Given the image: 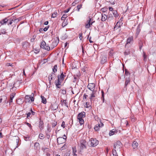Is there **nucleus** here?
I'll list each match as a JSON object with an SVG mask.
<instances>
[{
	"mask_svg": "<svg viewBox=\"0 0 156 156\" xmlns=\"http://www.w3.org/2000/svg\"><path fill=\"white\" fill-rule=\"evenodd\" d=\"M85 116V113L84 112H82L79 113L77 116V118L81 125L84 123V120L83 118Z\"/></svg>",
	"mask_w": 156,
	"mask_h": 156,
	"instance_id": "1",
	"label": "nucleus"
},
{
	"mask_svg": "<svg viewBox=\"0 0 156 156\" xmlns=\"http://www.w3.org/2000/svg\"><path fill=\"white\" fill-rule=\"evenodd\" d=\"M90 145L92 147H95L99 143L98 141L96 139L91 138L90 140Z\"/></svg>",
	"mask_w": 156,
	"mask_h": 156,
	"instance_id": "2",
	"label": "nucleus"
},
{
	"mask_svg": "<svg viewBox=\"0 0 156 156\" xmlns=\"http://www.w3.org/2000/svg\"><path fill=\"white\" fill-rule=\"evenodd\" d=\"M40 47L41 48L47 51H49L50 50V47L48 45L46 44V42L44 41H42L41 42Z\"/></svg>",
	"mask_w": 156,
	"mask_h": 156,
	"instance_id": "3",
	"label": "nucleus"
},
{
	"mask_svg": "<svg viewBox=\"0 0 156 156\" xmlns=\"http://www.w3.org/2000/svg\"><path fill=\"white\" fill-rule=\"evenodd\" d=\"M87 142L85 140H82L80 142V149L83 150L86 148Z\"/></svg>",
	"mask_w": 156,
	"mask_h": 156,
	"instance_id": "4",
	"label": "nucleus"
},
{
	"mask_svg": "<svg viewBox=\"0 0 156 156\" xmlns=\"http://www.w3.org/2000/svg\"><path fill=\"white\" fill-rule=\"evenodd\" d=\"M121 143L119 141H117L115 143L114 145V149L115 150H118L121 147Z\"/></svg>",
	"mask_w": 156,
	"mask_h": 156,
	"instance_id": "5",
	"label": "nucleus"
},
{
	"mask_svg": "<svg viewBox=\"0 0 156 156\" xmlns=\"http://www.w3.org/2000/svg\"><path fill=\"white\" fill-rule=\"evenodd\" d=\"M94 22V21H93V20H92L91 18H89V20L87 22L85 26V27L86 28H89Z\"/></svg>",
	"mask_w": 156,
	"mask_h": 156,
	"instance_id": "6",
	"label": "nucleus"
},
{
	"mask_svg": "<svg viewBox=\"0 0 156 156\" xmlns=\"http://www.w3.org/2000/svg\"><path fill=\"white\" fill-rule=\"evenodd\" d=\"M66 138L59 137L57 139V142L58 144L65 143L66 141Z\"/></svg>",
	"mask_w": 156,
	"mask_h": 156,
	"instance_id": "7",
	"label": "nucleus"
},
{
	"mask_svg": "<svg viewBox=\"0 0 156 156\" xmlns=\"http://www.w3.org/2000/svg\"><path fill=\"white\" fill-rule=\"evenodd\" d=\"M95 87V85L93 83H89L87 86V88L92 91L94 90Z\"/></svg>",
	"mask_w": 156,
	"mask_h": 156,
	"instance_id": "8",
	"label": "nucleus"
},
{
	"mask_svg": "<svg viewBox=\"0 0 156 156\" xmlns=\"http://www.w3.org/2000/svg\"><path fill=\"white\" fill-rule=\"evenodd\" d=\"M101 126L99 124H97L95 125L94 127V129L95 131H98L100 129L101 127H102L103 126V123L101 122Z\"/></svg>",
	"mask_w": 156,
	"mask_h": 156,
	"instance_id": "9",
	"label": "nucleus"
},
{
	"mask_svg": "<svg viewBox=\"0 0 156 156\" xmlns=\"http://www.w3.org/2000/svg\"><path fill=\"white\" fill-rule=\"evenodd\" d=\"M62 81H60L58 79L55 80V83L56 86L57 88H61V83Z\"/></svg>",
	"mask_w": 156,
	"mask_h": 156,
	"instance_id": "10",
	"label": "nucleus"
},
{
	"mask_svg": "<svg viewBox=\"0 0 156 156\" xmlns=\"http://www.w3.org/2000/svg\"><path fill=\"white\" fill-rule=\"evenodd\" d=\"M55 73H51V74L49 76L48 79L49 81V83L50 84L51 83V80L55 79L54 77H55Z\"/></svg>",
	"mask_w": 156,
	"mask_h": 156,
	"instance_id": "11",
	"label": "nucleus"
},
{
	"mask_svg": "<svg viewBox=\"0 0 156 156\" xmlns=\"http://www.w3.org/2000/svg\"><path fill=\"white\" fill-rule=\"evenodd\" d=\"M65 76V75L63 74V72H62L60 75H58V79L60 81H62L64 80Z\"/></svg>",
	"mask_w": 156,
	"mask_h": 156,
	"instance_id": "12",
	"label": "nucleus"
},
{
	"mask_svg": "<svg viewBox=\"0 0 156 156\" xmlns=\"http://www.w3.org/2000/svg\"><path fill=\"white\" fill-rule=\"evenodd\" d=\"M101 63L103 64L107 62V57L105 55H102L101 56Z\"/></svg>",
	"mask_w": 156,
	"mask_h": 156,
	"instance_id": "13",
	"label": "nucleus"
},
{
	"mask_svg": "<svg viewBox=\"0 0 156 156\" xmlns=\"http://www.w3.org/2000/svg\"><path fill=\"white\" fill-rule=\"evenodd\" d=\"M122 24L123 23L122 22H121L120 21H118L115 26L114 28L115 29H117L120 27L121 26H122Z\"/></svg>",
	"mask_w": 156,
	"mask_h": 156,
	"instance_id": "14",
	"label": "nucleus"
},
{
	"mask_svg": "<svg viewBox=\"0 0 156 156\" xmlns=\"http://www.w3.org/2000/svg\"><path fill=\"white\" fill-rule=\"evenodd\" d=\"M117 131L115 129H113L111 130L109 132V134L110 136H111L114 134H115L117 133Z\"/></svg>",
	"mask_w": 156,
	"mask_h": 156,
	"instance_id": "15",
	"label": "nucleus"
},
{
	"mask_svg": "<svg viewBox=\"0 0 156 156\" xmlns=\"http://www.w3.org/2000/svg\"><path fill=\"white\" fill-rule=\"evenodd\" d=\"M9 20L8 19L7 17L5 18L4 19L1 21L0 23L2 25H4V24H5L6 23H7Z\"/></svg>",
	"mask_w": 156,
	"mask_h": 156,
	"instance_id": "16",
	"label": "nucleus"
},
{
	"mask_svg": "<svg viewBox=\"0 0 156 156\" xmlns=\"http://www.w3.org/2000/svg\"><path fill=\"white\" fill-rule=\"evenodd\" d=\"M44 126V123L43 121L41 119L39 122V127L40 130H41L43 129Z\"/></svg>",
	"mask_w": 156,
	"mask_h": 156,
	"instance_id": "17",
	"label": "nucleus"
},
{
	"mask_svg": "<svg viewBox=\"0 0 156 156\" xmlns=\"http://www.w3.org/2000/svg\"><path fill=\"white\" fill-rule=\"evenodd\" d=\"M133 41V38L132 37H130L128 38L126 44H131Z\"/></svg>",
	"mask_w": 156,
	"mask_h": 156,
	"instance_id": "18",
	"label": "nucleus"
},
{
	"mask_svg": "<svg viewBox=\"0 0 156 156\" xmlns=\"http://www.w3.org/2000/svg\"><path fill=\"white\" fill-rule=\"evenodd\" d=\"M138 145V143L136 141L133 142L132 145L133 149H136L137 148Z\"/></svg>",
	"mask_w": 156,
	"mask_h": 156,
	"instance_id": "19",
	"label": "nucleus"
},
{
	"mask_svg": "<svg viewBox=\"0 0 156 156\" xmlns=\"http://www.w3.org/2000/svg\"><path fill=\"white\" fill-rule=\"evenodd\" d=\"M22 45L23 48L26 49L29 46V43L25 41L22 43Z\"/></svg>",
	"mask_w": 156,
	"mask_h": 156,
	"instance_id": "20",
	"label": "nucleus"
},
{
	"mask_svg": "<svg viewBox=\"0 0 156 156\" xmlns=\"http://www.w3.org/2000/svg\"><path fill=\"white\" fill-rule=\"evenodd\" d=\"M102 18H101V20L103 21H104L106 20L107 19L108 17L107 15L105 14H101Z\"/></svg>",
	"mask_w": 156,
	"mask_h": 156,
	"instance_id": "21",
	"label": "nucleus"
},
{
	"mask_svg": "<svg viewBox=\"0 0 156 156\" xmlns=\"http://www.w3.org/2000/svg\"><path fill=\"white\" fill-rule=\"evenodd\" d=\"M25 102H29L30 101V95H27L25 97Z\"/></svg>",
	"mask_w": 156,
	"mask_h": 156,
	"instance_id": "22",
	"label": "nucleus"
},
{
	"mask_svg": "<svg viewBox=\"0 0 156 156\" xmlns=\"http://www.w3.org/2000/svg\"><path fill=\"white\" fill-rule=\"evenodd\" d=\"M34 147L35 149L38 150L40 149V145L38 143L36 142L34 144Z\"/></svg>",
	"mask_w": 156,
	"mask_h": 156,
	"instance_id": "23",
	"label": "nucleus"
},
{
	"mask_svg": "<svg viewBox=\"0 0 156 156\" xmlns=\"http://www.w3.org/2000/svg\"><path fill=\"white\" fill-rule=\"evenodd\" d=\"M41 102L44 104H46V98L42 95L41 96Z\"/></svg>",
	"mask_w": 156,
	"mask_h": 156,
	"instance_id": "24",
	"label": "nucleus"
},
{
	"mask_svg": "<svg viewBox=\"0 0 156 156\" xmlns=\"http://www.w3.org/2000/svg\"><path fill=\"white\" fill-rule=\"evenodd\" d=\"M57 65H55L52 68V71L53 72L52 73H54L56 72L57 71Z\"/></svg>",
	"mask_w": 156,
	"mask_h": 156,
	"instance_id": "25",
	"label": "nucleus"
},
{
	"mask_svg": "<svg viewBox=\"0 0 156 156\" xmlns=\"http://www.w3.org/2000/svg\"><path fill=\"white\" fill-rule=\"evenodd\" d=\"M73 154L74 155L76 156L77 155L76 154V150L75 147H72Z\"/></svg>",
	"mask_w": 156,
	"mask_h": 156,
	"instance_id": "26",
	"label": "nucleus"
},
{
	"mask_svg": "<svg viewBox=\"0 0 156 156\" xmlns=\"http://www.w3.org/2000/svg\"><path fill=\"white\" fill-rule=\"evenodd\" d=\"M130 82V80L129 78H126V79L125 83V86L126 87L127 86L129 83Z\"/></svg>",
	"mask_w": 156,
	"mask_h": 156,
	"instance_id": "27",
	"label": "nucleus"
},
{
	"mask_svg": "<svg viewBox=\"0 0 156 156\" xmlns=\"http://www.w3.org/2000/svg\"><path fill=\"white\" fill-rule=\"evenodd\" d=\"M58 106L56 104H54L52 105L51 109L53 110H56L58 108Z\"/></svg>",
	"mask_w": 156,
	"mask_h": 156,
	"instance_id": "28",
	"label": "nucleus"
},
{
	"mask_svg": "<svg viewBox=\"0 0 156 156\" xmlns=\"http://www.w3.org/2000/svg\"><path fill=\"white\" fill-rule=\"evenodd\" d=\"M113 13L114 17H115L118 16L119 14L117 13V12L116 10L113 11Z\"/></svg>",
	"mask_w": 156,
	"mask_h": 156,
	"instance_id": "29",
	"label": "nucleus"
},
{
	"mask_svg": "<svg viewBox=\"0 0 156 156\" xmlns=\"http://www.w3.org/2000/svg\"><path fill=\"white\" fill-rule=\"evenodd\" d=\"M16 137V143L17 144V146L16 147V148L18 147L19 145H18V143L19 142V138L18 137L15 136Z\"/></svg>",
	"mask_w": 156,
	"mask_h": 156,
	"instance_id": "30",
	"label": "nucleus"
},
{
	"mask_svg": "<svg viewBox=\"0 0 156 156\" xmlns=\"http://www.w3.org/2000/svg\"><path fill=\"white\" fill-rule=\"evenodd\" d=\"M0 32H1V34H5L6 33V30L4 29H1L0 30Z\"/></svg>",
	"mask_w": 156,
	"mask_h": 156,
	"instance_id": "31",
	"label": "nucleus"
},
{
	"mask_svg": "<svg viewBox=\"0 0 156 156\" xmlns=\"http://www.w3.org/2000/svg\"><path fill=\"white\" fill-rule=\"evenodd\" d=\"M140 27L139 26H138L137 27V29H136V34L137 35H138L139 34V33H140Z\"/></svg>",
	"mask_w": 156,
	"mask_h": 156,
	"instance_id": "32",
	"label": "nucleus"
},
{
	"mask_svg": "<svg viewBox=\"0 0 156 156\" xmlns=\"http://www.w3.org/2000/svg\"><path fill=\"white\" fill-rule=\"evenodd\" d=\"M143 57L144 58V61H146L147 60V56L146 55L145 53L143 52Z\"/></svg>",
	"mask_w": 156,
	"mask_h": 156,
	"instance_id": "33",
	"label": "nucleus"
},
{
	"mask_svg": "<svg viewBox=\"0 0 156 156\" xmlns=\"http://www.w3.org/2000/svg\"><path fill=\"white\" fill-rule=\"evenodd\" d=\"M82 4L79 5H77V10L78 12L79 11L80 9L82 8Z\"/></svg>",
	"mask_w": 156,
	"mask_h": 156,
	"instance_id": "34",
	"label": "nucleus"
},
{
	"mask_svg": "<svg viewBox=\"0 0 156 156\" xmlns=\"http://www.w3.org/2000/svg\"><path fill=\"white\" fill-rule=\"evenodd\" d=\"M130 53V51L129 49H127L124 52V54L125 55H129Z\"/></svg>",
	"mask_w": 156,
	"mask_h": 156,
	"instance_id": "35",
	"label": "nucleus"
},
{
	"mask_svg": "<svg viewBox=\"0 0 156 156\" xmlns=\"http://www.w3.org/2000/svg\"><path fill=\"white\" fill-rule=\"evenodd\" d=\"M95 97V95H94V93L93 91L92 93L91 94L90 98V100L91 101L92 100L93 98Z\"/></svg>",
	"mask_w": 156,
	"mask_h": 156,
	"instance_id": "36",
	"label": "nucleus"
},
{
	"mask_svg": "<svg viewBox=\"0 0 156 156\" xmlns=\"http://www.w3.org/2000/svg\"><path fill=\"white\" fill-rule=\"evenodd\" d=\"M113 18V16L112 14H109L108 18V20L109 21L112 20Z\"/></svg>",
	"mask_w": 156,
	"mask_h": 156,
	"instance_id": "37",
	"label": "nucleus"
},
{
	"mask_svg": "<svg viewBox=\"0 0 156 156\" xmlns=\"http://www.w3.org/2000/svg\"><path fill=\"white\" fill-rule=\"evenodd\" d=\"M101 93H102L101 99L103 100V102H104V100H105L104 93V91L102 90H101Z\"/></svg>",
	"mask_w": 156,
	"mask_h": 156,
	"instance_id": "38",
	"label": "nucleus"
},
{
	"mask_svg": "<svg viewBox=\"0 0 156 156\" xmlns=\"http://www.w3.org/2000/svg\"><path fill=\"white\" fill-rule=\"evenodd\" d=\"M67 146L66 144H64L60 148L61 150H65L67 148Z\"/></svg>",
	"mask_w": 156,
	"mask_h": 156,
	"instance_id": "39",
	"label": "nucleus"
},
{
	"mask_svg": "<svg viewBox=\"0 0 156 156\" xmlns=\"http://www.w3.org/2000/svg\"><path fill=\"white\" fill-rule=\"evenodd\" d=\"M67 15L66 14H64L62 16V17L61 18V20H64L67 17Z\"/></svg>",
	"mask_w": 156,
	"mask_h": 156,
	"instance_id": "40",
	"label": "nucleus"
},
{
	"mask_svg": "<svg viewBox=\"0 0 156 156\" xmlns=\"http://www.w3.org/2000/svg\"><path fill=\"white\" fill-rule=\"evenodd\" d=\"M116 151V150H115L114 149L113 150L112 154L113 156H118Z\"/></svg>",
	"mask_w": 156,
	"mask_h": 156,
	"instance_id": "41",
	"label": "nucleus"
},
{
	"mask_svg": "<svg viewBox=\"0 0 156 156\" xmlns=\"http://www.w3.org/2000/svg\"><path fill=\"white\" fill-rule=\"evenodd\" d=\"M63 103L65 104V105L68 107V106L67 105V102L66 101V100H63V103L62 104V105H63Z\"/></svg>",
	"mask_w": 156,
	"mask_h": 156,
	"instance_id": "42",
	"label": "nucleus"
},
{
	"mask_svg": "<svg viewBox=\"0 0 156 156\" xmlns=\"http://www.w3.org/2000/svg\"><path fill=\"white\" fill-rule=\"evenodd\" d=\"M39 137L40 139H43L44 138V135L42 134H40L39 136Z\"/></svg>",
	"mask_w": 156,
	"mask_h": 156,
	"instance_id": "43",
	"label": "nucleus"
},
{
	"mask_svg": "<svg viewBox=\"0 0 156 156\" xmlns=\"http://www.w3.org/2000/svg\"><path fill=\"white\" fill-rule=\"evenodd\" d=\"M67 24L68 23L66 21H64L62 23V26L63 27H65Z\"/></svg>",
	"mask_w": 156,
	"mask_h": 156,
	"instance_id": "44",
	"label": "nucleus"
},
{
	"mask_svg": "<svg viewBox=\"0 0 156 156\" xmlns=\"http://www.w3.org/2000/svg\"><path fill=\"white\" fill-rule=\"evenodd\" d=\"M57 124V122L55 121H54L52 123V127H55Z\"/></svg>",
	"mask_w": 156,
	"mask_h": 156,
	"instance_id": "45",
	"label": "nucleus"
},
{
	"mask_svg": "<svg viewBox=\"0 0 156 156\" xmlns=\"http://www.w3.org/2000/svg\"><path fill=\"white\" fill-rule=\"evenodd\" d=\"M27 115V118L29 119V118L30 117V115H31V113L30 112H29L26 114Z\"/></svg>",
	"mask_w": 156,
	"mask_h": 156,
	"instance_id": "46",
	"label": "nucleus"
},
{
	"mask_svg": "<svg viewBox=\"0 0 156 156\" xmlns=\"http://www.w3.org/2000/svg\"><path fill=\"white\" fill-rule=\"evenodd\" d=\"M57 14V12H55L54 13H53L52 14L51 17L53 18H55V17Z\"/></svg>",
	"mask_w": 156,
	"mask_h": 156,
	"instance_id": "47",
	"label": "nucleus"
},
{
	"mask_svg": "<svg viewBox=\"0 0 156 156\" xmlns=\"http://www.w3.org/2000/svg\"><path fill=\"white\" fill-rule=\"evenodd\" d=\"M24 139L26 140L27 141V140H29L30 137L29 136L27 135V136H24Z\"/></svg>",
	"mask_w": 156,
	"mask_h": 156,
	"instance_id": "48",
	"label": "nucleus"
},
{
	"mask_svg": "<svg viewBox=\"0 0 156 156\" xmlns=\"http://www.w3.org/2000/svg\"><path fill=\"white\" fill-rule=\"evenodd\" d=\"M79 37L80 39V40H81L82 39V33H80L79 34Z\"/></svg>",
	"mask_w": 156,
	"mask_h": 156,
	"instance_id": "49",
	"label": "nucleus"
},
{
	"mask_svg": "<svg viewBox=\"0 0 156 156\" xmlns=\"http://www.w3.org/2000/svg\"><path fill=\"white\" fill-rule=\"evenodd\" d=\"M49 27L48 26H47L46 27L44 28L43 29V30L44 31H46L49 28Z\"/></svg>",
	"mask_w": 156,
	"mask_h": 156,
	"instance_id": "50",
	"label": "nucleus"
},
{
	"mask_svg": "<svg viewBox=\"0 0 156 156\" xmlns=\"http://www.w3.org/2000/svg\"><path fill=\"white\" fill-rule=\"evenodd\" d=\"M70 9V8H69L68 9H67L66 10H65L64 12V13H67L69 11Z\"/></svg>",
	"mask_w": 156,
	"mask_h": 156,
	"instance_id": "51",
	"label": "nucleus"
},
{
	"mask_svg": "<svg viewBox=\"0 0 156 156\" xmlns=\"http://www.w3.org/2000/svg\"><path fill=\"white\" fill-rule=\"evenodd\" d=\"M87 96H88L87 95H86V94H84L83 95V100H85L84 99H86L87 97Z\"/></svg>",
	"mask_w": 156,
	"mask_h": 156,
	"instance_id": "52",
	"label": "nucleus"
},
{
	"mask_svg": "<svg viewBox=\"0 0 156 156\" xmlns=\"http://www.w3.org/2000/svg\"><path fill=\"white\" fill-rule=\"evenodd\" d=\"M3 98H4V99H6V98L5 96H3L2 97L0 98V103H1L2 102Z\"/></svg>",
	"mask_w": 156,
	"mask_h": 156,
	"instance_id": "53",
	"label": "nucleus"
},
{
	"mask_svg": "<svg viewBox=\"0 0 156 156\" xmlns=\"http://www.w3.org/2000/svg\"><path fill=\"white\" fill-rule=\"evenodd\" d=\"M16 94L15 93H12L11 95L10 96L12 98H14V96H15Z\"/></svg>",
	"mask_w": 156,
	"mask_h": 156,
	"instance_id": "54",
	"label": "nucleus"
},
{
	"mask_svg": "<svg viewBox=\"0 0 156 156\" xmlns=\"http://www.w3.org/2000/svg\"><path fill=\"white\" fill-rule=\"evenodd\" d=\"M65 122L64 121H63L62 122V124L61 125V126L63 127V128H65Z\"/></svg>",
	"mask_w": 156,
	"mask_h": 156,
	"instance_id": "55",
	"label": "nucleus"
},
{
	"mask_svg": "<svg viewBox=\"0 0 156 156\" xmlns=\"http://www.w3.org/2000/svg\"><path fill=\"white\" fill-rule=\"evenodd\" d=\"M66 90H62V93L63 94H66Z\"/></svg>",
	"mask_w": 156,
	"mask_h": 156,
	"instance_id": "56",
	"label": "nucleus"
},
{
	"mask_svg": "<svg viewBox=\"0 0 156 156\" xmlns=\"http://www.w3.org/2000/svg\"><path fill=\"white\" fill-rule=\"evenodd\" d=\"M125 74H126L127 75H129L130 74V73H129L127 71L126 69L125 70Z\"/></svg>",
	"mask_w": 156,
	"mask_h": 156,
	"instance_id": "57",
	"label": "nucleus"
},
{
	"mask_svg": "<svg viewBox=\"0 0 156 156\" xmlns=\"http://www.w3.org/2000/svg\"><path fill=\"white\" fill-rule=\"evenodd\" d=\"M26 124L28 126L30 127V128L31 127V124H30L29 123H28V122H27L26 123Z\"/></svg>",
	"mask_w": 156,
	"mask_h": 156,
	"instance_id": "58",
	"label": "nucleus"
},
{
	"mask_svg": "<svg viewBox=\"0 0 156 156\" xmlns=\"http://www.w3.org/2000/svg\"><path fill=\"white\" fill-rule=\"evenodd\" d=\"M30 100L31 102H33L34 101V97H30Z\"/></svg>",
	"mask_w": 156,
	"mask_h": 156,
	"instance_id": "59",
	"label": "nucleus"
},
{
	"mask_svg": "<svg viewBox=\"0 0 156 156\" xmlns=\"http://www.w3.org/2000/svg\"><path fill=\"white\" fill-rule=\"evenodd\" d=\"M10 22H9V24H8V25H11L12 24V21H13V20H10Z\"/></svg>",
	"mask_w": 156,
	"mask_h": 156,
	"instance_id": "60",
	"label": "nucleus"
},
{
	"mask_svg": "<svg viewBox=\"0 0 156 156\" xmlns=\"http://www.w3.org/2000/svg\"><path fill=\"white\" fill-rule=\"evenodd\" d=\"M48 23V22L47 21H45L44 23V24L45 25H47Z\"/></svg>",
	"mask_w": 156,
	"mask_h": 156,
	"instance_id": "61",
	"label": "nucleus"
},
{
	"mask_svg": "<svg viewBox=\"0 0 156 156\" xmlns=\"http://www.w3.org/2000/svg\"><path fill=\"white\" fill-rule=\"evenodd\" d=\"M76 1H75V2H73L72 4V5L73 6H75L76 4H77V3L76 2Z\"/></svg>",
	"mask_w": 156,
	"mask_h": 156,
	"instance_id": "62",
	"label": "nucleus"
},
{
	"mask_svg": "<svg viewBox=\"0 0 156 156\" xmlns=\"http://www.w3.org/2000/svg\"><path fill=\"white\" fill-rule=\"evenodd\" d=\"M6 66H11L12 65H11L10 63H7V64H6Z\"/></svg>",
	"mask_w": 156,
	"mask_h": 156,
	"instance_id": "63",
	"label": "nucleus"
},
{
	"mask_svg": "<svg viewBox=\"0 0 156 156\" xmlns=\"http://www.w3.org/2000/svg\"><path fill=\"white\" fill-rule=\"evenodd\" d=\"M30 96L31 97H34V93H32L31 95H30Z\"/></svg>",
	"mask_w": 156,
	"mask_h": 156,
	"instance_id": "64",
	"label": "nucleus"
}]
</instances>
